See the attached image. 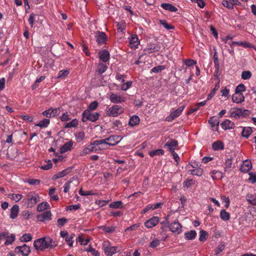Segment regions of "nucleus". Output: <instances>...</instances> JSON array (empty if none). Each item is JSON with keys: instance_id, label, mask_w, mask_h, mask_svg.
<instances>
[{"instance_id": "nucleus-1", "label": "nucleus", "mask_w": 256, "mask_h": 256, "mask_svg": "<svg viewBox=\"0 0 256 256\" xmlns=\"http://www.w3.org/2000/svg\"><path fill=\"white\" fill-rule=\"evenodd\" d=\"M34 246L36 250L44 251L48 248H54L57 244L50 237H44L34 241Z\"/></svg>"}, {"instance_id": "nucleus-2", "label": "nucleus", "mask_w": 256, "mask_h": 256, "mask_svg": "<svg viewBox=\"0 0 256 256\" xmlns=\"http://www.w3.org/2000/svg\"><path fill=\"white\" fill-rule=\"evenodd\" d=\"M124 109L120 106L114 105L108 108L106 114L109 116L115 117L122 114Z\"/></svg>"}, {"instance_id": "nucleus-3", "label": "nucleus", "mask_w": 256, "mask_h": 256, "mask_svg": "<svg viewBox=\"0 0 256 256\" xmlns=\"http://www.w3.org/2000/svg\"><path fill=\"white\" fill-rule=\"evenodd\" d=\"M34 192H29L27 200V206L28 208H32L33 207L39 200L40 196L38 194H35L34 195Z\"/></svg>"}, {"instance_id": "nucleus-4", "label": "nucleus", "mask_w": 256, "mask_h": 256, "mask_svg": "<svg viewBox=\"0 0 256 256\" xmlns=\"http://www.w3.org/2000/svg\"><path fill=\"white\" fill-rule=\"evenodd\" d=\"M96 42L99 44H106L108 41V36L105 32L100 31H96L94 32Z\"/></svg>"}, {"instance_id": "nucleus-5", "label": "nucleus", "mask_w": 256, "mask_h": 256, "mask_svg": "<svg viewBox=\"0 0 256 256\" xmlns=\"http://www.w3.org/2000/svg\"><path fill=\"white\" fill-rule=\"evenodd\" d=\"M15 252L20 253L23 256H28L30 252V247L24 244L22 246H18L15 248Z\"/></svg>"}, {"instance_id": "nucleus-6", "label": "nucleus", "mask_w": 256, "mask_h": 256, "mask_svg": "<svg viewBox=\"0 0 256 256\" xmlns=\"http://www.w3.org/2000/svg\"><path fill=\"white\" fill-rule=\"evenodd\" d=\"M182 226L180 222L174 221L170 224L168 228L172 232L179 234L182 232Z\"/></svg>"}, {"instance_id": "nucleus-7", "label": "nucleus", "mask_w": 256, "mask_h": 256, "mask_svg": "<svg viewBox=\"0 0 256 256\" xmlns=\"http://www.w3.org/2000/svg\"><path fill=\"white\" fill-rule=\"evenodd\" d=\"M164 146L168 148L170 152H174L178 148V142L175 139L171 138L165 144Z\"/></svg>"}, {"instance_id": "nucleus-8", "label": "nucleus", "mask_w": 256, "mask_h": 256, "mask_svg": "<svg viewBox=\"0 0 256 256\" xmlns=\"http://www.w3.org/2000/svg\"><path fill=\"white\" fill-rule=\"evenodd\" d=\"M184 108V106H182L179 107L175 111H174L172 112H171L170 115L166 118V120L168 122H171L174 119L178 117L181 114Z\"/></svg>"}, {"instance_id": "nucleus-9", "label": "nucleus", "mask_w": 256, "mask_h": 256, "mask_svg": "<svg viewBox=\"0 0 256 256\" xmlns=\"http://www.w3.org/2000/svg\"><path fill=\"white\" fill-rule=\"evenodd\" d=\"M102 140H105L104 144H108L110 146H115L120 140V136H118L114 135L110 136L108 138L103 139Z\"/></svg>"}, {"instance_id": "nucleus-10", "label": "nucleus", "mask_w": 256, "mask_h": 256, "mask_svg": "<svg viewBox=\"0 0 256 256\" xmlns=\"http://www.w3.org/2000/svg\"><path fill=\"white\" fill-rule=\"evenodd\" d=\"M52 219V214L50 211L47 210L42 214L37 216V220L38 221L45 222L47 220H50Z\"/></svg>"}, {"instance_id": "nucleus-11", "label": "nucleus", "mask_w": 256, "mask_h": 256, "mask_svg": "<svg viewBox=\"0 0 256 256\" xmlns=\"http://www.w3.org/2000/svg\"><path fill=\"white\" fill-rule=\"evenodd\" d=\"M110 100L111 102L115 104L121 103L124 102L126 100L120 95H118L115 94H112L110 96Z\"/></svg>"}, {"instance_id": "nucleus-12", "label": "nucleus", "mask_w": 256, "mask_h": 256, "mask_svg": "<svg viewBox=\"0 0 256 256\" xmlns=\"http://www.w3.org/2000/svg\"><path fill=\"white\" fill-rule=\"evenodd\" d=\"M159 220V218L157 216H154L144 222V226L148 228H152L156 226Z\"/></svg>"}, {"instance_id": "nucleus-13", "label": "nucleus", "mask_w": 256, "mask_h": 256, "mask_svg": "<svg viewBox=\"0 0 256 256\" xmlns=\"http://www.w3.org/2000/svg\"><path fill=\"white\" fill-rule=\"evenodd\" d=\"M98 56L100 59L101 61L104 62H106L108 60L110 57V54L108 50H103L98 52Z\"/></svg>"}, {"instance_id": "nucleus-14", "label": "nucleus", "mask_w": 256, "mask_h": 256, "mask_svg": "<svg viewBox=\"0 0 256 256\" xmlns=\"http://www.w3.org/2000/svg\"><path fill=\"white\" fill-rule=\"evenodd\" d=\"M208 122L210 124L212 128H214L216 127V129H213V130L217 132L218 131L220 124V120L218 118H216L214 116H212L208 120Z\"/></svg>"}, {"instance_id": "nucleus-15", "label": "nucleus", "mask_w": 256, "mask_h": 256, "mask_svg": "<svg viewBox=\"0 0 256 256\" xmlns=\"http://www.w3.org/2000/svg\"><path fill=\"white\" fill-rule=\"evenodd\" d=\"M72 169V168L70 167V168H68L64 170H62V172H58V173H57L55 175H54L53 176V177L52 178V180H55L58 178H62V177L66 176V175H67L68 174H69L70 172Z\"/></svg>"}, {"instance_id": "nucleus-16", "label": "nucleus", "mask_w": 256, "mask_h": 256, "mask_svg": "<svg viewBox=\"0 0 256 256\" xmlns=\"http://www.w3.org/2000/svg\"><path fill=\"white\" fill-rule=\"evenodd\" d=\"M252 168V165L250 160H246L243 162L241 166L240 170L244 172H247Z\"/></svg>"}, {"instance_id": "nucleus-17", "label": "nucleus", "mask_w": 256, "mask_h": 256, "mask_svg": "<svg viewBox=\"0 0 256 256\" xmlns=\"http://www.w3.org/2000/svg\"><path fill=\"white\" fill-rule=\"evenodd\" d=\"M221 126L224 130H230L234 128L235 126L234 122H231L229 120H226L221 124Z\"/></svg>"}, {"instance_id": "nucleus-18", "label": "nucleus", "mask_w": 256, "mask_h": 256, "mask_svg": "<svg viewBox=\"0 0 256 256\" xmlns=\"http://www.w3.org/2000/svg\"><path fill=\"white\" fill-rule=\"evenodd\" d=\"M232 100L235 103H240L244 100V96L242 93H235L232 96Z\"/></svg>"}, {"instance_id": "nucleus-19", "label": "nucleus", "mask_w": 256, "mask_h": 256, "mask_svg": "<svg viewBox=\"0 0 256 256\" xmlns=\"http://www.w3.org/2000/svg\"><path fill=\"white\" fill-rule=\"evenodd\" d=\"M73 145L72 141L70 140L64 144L60 148V153L64 154L68 150H70Z\"/></svg>"}, {"instance_id": "nucleus-20", "label": "nucleus", "mask_w": 256, "mask_h": 256, "mask_svg": "<svg viewBox=\"0 0 256 256\" xmlns=\"http://www.w3.org/2000/svg\"><path fill=\"white\" fill-rule=\"evenodd\" d=\"M140 122V119L138 116L134 115L132 116L128 122V124L132 127H134L139 124Z\"/></svg>"}, {"instance_id": "nucleus-21", "label": "nucleus", "mask_w": 256, "mask_h": 256, "mask_svg": "<svg viewBox=\"0 0 256 256\" xmlns=\"http://www.w3.org/2000/svg\"><path fill=\"white\" fill-rule=\"evenodd\" d=\"M138 37L136 34H132L130 38V44L131 45L132 48H136L139 44Z\"/></svg>"}, {"instance_id": "nucleus-22", "label": "nucleus", "mask_w": 256, "mask_h": 256, "mask_svg": "<svg viewBox=\"0 0 256 256\" xmlns=\"http://www.w3.org/2000/svg\"><path fill=\"white\" fill-rule=\"evenodd\" d=\"M19 206L17 204L14 205L10 210V218L12 219L16 218L19 212Z\"/></svg>"}, {"instance_id": "nucleus-23", "label": "nucleus", "mask_w": 256, "mask_h": 256, "mask_svg": "<svg viewBox=\"0 0 256 256\" xmlns=\"http://www.w3.org/2000/svg\"><path fill=\"white\" fill-rule=\"evenodd\" d=\"M212 148L214 150H222L224 149V145L222 141L217 140L212 144Z\"/></svg>"}, {"instance_id": "nucleus-24", "label": "nucleus", "mask_w": 256, "mask_h": 256, "mask_svg": "<svg viewBox=\"0 0 256 256\" xmlns=\"http://www.w3.org/2000/svg\"><path fill=\"white\" fill-rule=\"evenodd\" d=\"M161 6L164 10L172 12H176L178 10L176 7L168 3H162L161 4Z\"/></svg>"}, {"instance_id": "nucleus-25", "label": "nucleus", "mask_w": 256, "mask_h": 256, "mask_svg": "<svg viewBox=\"0 0 256 256\" xmlns=\"http://www.w3.org/2000/svg\"><path fill=\"white\" fill-rule=\"evenodd\" d=\"M160 46L158 44H154L152 45H151L150 47L146 48L144 50V52H146H146H148V54L152 53L154 52H158L160 50Z\"/></svg>"}, {"instance_id": "nucleus-26", "label": "nucleus", "mask_w": 256, "mask_h": 256, "mask_svg": "<svg viewBox=\"0 0 256 256\" xmlns=\"http://www.w3.org/2000/svg\"><path fill=\"white\" fill-rule=\"evenodd\" d=\"M117 247L116 246H107L104 248V253L107 256H112L116 252Z\"/></svg>"}, {"instance_id": "nucleus-27", "label": "nucleus", "mask_w": 256, "mask_h": 256, "mask_svg": "<svg viewBox=\"0 0 256 256\" xmlns=\"http://www.w3.org/2000/svg\"><path fill=\"white\" fill-rule=\"evenodd\" d=\"M88 114L89 120L92 122H94L97 120L100 116V114L98 112H92L89 110Z\"/></svg>"}, {"instance_id": "nucleus-28", "label": "nucleus", "mask_w": 256, "mask_h": 256, "mask_svg": "<svg viewBox=\"0 0 256 256\" xmlns=\"http://www.w3.org/2000/svg\"><path fill=\"white\" fill-rule=\"evenodd\" d=\"M252 132V130L250 127H244L242 129V136L248 138Z\"/></svg>"}, {"instance_id": "nucleus-29", "label": "nucleus", "mask_w": 256, "mask_h": 256, "mask_svg": "<svg viewBox=\"0 0 256 256\" xmlns=\"http://www.w3.org/2000/svg\"><path fill=\"white\" fill-rule=\"evenodd\" d=\"M185 238L186 240H192L195 238L196 236V232L194 230H190L184 234Z\"/></svg>"}, {"instance_id": "nucleus-30", "label": "nucleus", "mask_w": 256, "mask_h": 256, "mask_svg": "<svg viewBox=\"0 0 256 256\" xmlns=\"http://www.w3.org/2000/svg\"><path fill=\"white\" fill-rule=\"evenodd\" d=\"M110 208H124V206L122 201H116L110 204Z\"/></svg>"}, {"instance_id": "nucleus-31", "label": "nucleus", "mask_w": 256, "mask_h": 256, "mask_svg": "<svg viewBox=\"0 0 256 256\" xmlns=\"http://www.w3.org/2000/svg\"><path fill=\"white\" fill-rule=\"evenodd\" d=\"M50 122V120L48 118H44L40 120L38 124H35L36 126H39L41 128H46L48 126Z\"/></svg>"}, {"instance_id": "nucleus-32", "label": "nucleus", "mask_w": 256, "mask_h": 256, "mask_svg": "<svg viewBox=\"0 0 256 256\" xmlns=\"http://www.w3.org/2000/svg\"><path fill=\"white\" fill-rule=\"evenodd\" d=\"M246 199L250 204L256 205V194H248L246 196Z\"/></svg>"}, {"instance_id": "nucleus-33", "label": "nucleus", "mask_w": 256, "mask_h": 256, "mask_svg": "<svg viewBox=\"0 0 256 256\" xmlns=\"http://www.w3.org/2000/svg\"><path fill=\"white\" fill-rule=\"evenodd\" d=\"M48 208H50V206L47 202H41L37 206V210L40 212Z\"/></svg>"}, {"instance_id": "nucleus-34", "label": "nucleus", "mask_w": 256, "mask_h": 256, "mask_svg": "<svg viewBox=\"0 0 256 256\" xmlns=\"http://www.w3.org/2000/svg\"><path fill=\"white\" fill-rule=\"evenodd\" d=\"M220 218L224 220H228L230 218V214L225 210H222L220 212Z\"/></svg>"}, {"instance_id": "nucleus-35", "label": "nucleus", "mask_w": 256, "mask_h": 256, "mask_svg": "<svg viewBox=\"0 0 256 256\" xmlns=\"http://www.w3.org/2000/svg\"><path fill=\"white\" fill-rule=\"evenodd\" d=\"M107 68L108 67L105 64L103 63H99L98 66V70L96 72H98L99 74H102L105 72Z\"/></svg>"}, {"instance_id": "nucleus-36", "label": "nucleus", "mask_w": 256, "mask_h": 256, "mask_svg": "<svg viewBox=\"0 0 256 256\" xmlns=\"http://www.w3.org/2000/svg\"><path fill=\"white\" fill-rule=\"evenodd\" d=\"M220 87V81H218L215 85L214 88L212 90L210 93L208 95L206 100H210L215 94L216 91Z\"/></svg>"}, {"instance_id": "nucleus-37", "label": "nucleus", "mask_w": 256, "mask_h": 256, "mask_svg": "<svg viewBox=\"0 0 256 256\" xmlns=\"http://www.w3.org/2000/svg\"><path fill=\"white\" fill-rule=\"evenodd\" d=\"M160 24L163 26L166 30H173L174 26L170 24H168L166 20H160Z\"/></svg>"}, {"instance_id": "nucleus-38", "label": "nucleus", "mask_w": 256, "mask_h": 256, "mask_svg": "<svg viewBox=\"0 0 256 256\" xmlns=\"http://www.w3.org/2000/svg\"><path fill=\"white\" fill-rule=\"evenodd\" d=\"M78 124V120L76 118L72 120L71 122H68L64 126L65 128H72L76 127Z\"/></svg>"}, {"instance_id": "nucleus-39", "label": "nucleus", "mask_w": 256, "mask_h": 256, "mask_svg": "<svg viewBox=\"0 0 256 256\" xmlns=\"http://www.w3.org/2000/svg\"><path fill=\"white\" fill-rule=\"evenodd\" d=\"M208 233L204 230H201L200 231V236L199 240L200 242H204L208 238Z\"/></svg>"}, {"instance_id": "nucleus-40", "label": "nucleus", "mask_w": 256, "mask_h": 256, "mask_svg": "<svg viewBox=\"0 0 256 256\" xmlns=\"http://www.w3.org/2000/svg\"><path fill=\"white\" fill-rule=\"evenodd\" d=\"M190 173L192 175H196L197 176H200L202 174L204 170L200 168H196V170H190Z\"/></svg>"}, {"instance_id": "nucleus-41", "label": "nucleus", "mask_w": 256, "mask_h": 256, "mask_svg": "<svg viewBox=\"0 0 256 256\" xmlns=\"http://www.w3.org/2000/svg\"><path fill=\"white\" fill-rule=\"evenodd\" d=\"M164 153V150L162 149H158L152 150L150 152L149 154L150 156L153 157L156 155H162Z\"/></svg>"}, {"instance_id": "nucleus-42", "label": "nucleus", "mask_w": 256, "mask_h": 256, "mask_svg": "<svg viewBox=\"0 0 256 256\" xmlns=\"http://www.w3.org/2000/svg\"><path fill=\"white\" fill-rule=\"evenodd\" d=\"M214 66L216 69V70L218 72L220 69V64L217 55V52L216 51L214 52Z\"/></svg>"}, {"instance_id": "nucleus-43", "label": "nucleus", "mask_w": 256, "mask_h": 256, "mask_svg": "<svg viewBox=\"0 0 256 256\" xmlns=\"http://www.w3.org/2000/svg\"><path fill=\"white\" fill-rule=\"evenodd\" d=\"M32 236L30 234H25L20 238V240L22 242H28L32 240Z\"/></svg>"}, {"instance_id": "nucleus-44", "label": "nucleus", "mask_w": 256, "mask_h": 256, "mask_svg": "<svg viewBox=\"0 0 256 256\" xmlns=\"http://www.w3.org/2000/svg\"><path fill=\"white\" fill-rule=\"evenodd\" d=\"M231 46H233L234 44H236L238 45H242L244 48H251L252 44L248 42H232L231 44H228Z\"/></svg>"}, {"instance_id": "nucleus-45", "label": "nucleus", "mask_w": 256, "mask_h": 256, "mask_svg": "<svg viewBox=\"0 0 256 256\" xmlns=\"http://www.w3.org/2000/svg\"><path fill=\"white\" fill-rule=\"evenodd\" d=\"M68 222V219L65 218H58L57 220L58 226L59 228H62Z\"/></svg>"}, {"instance_id": "nucleus-46", "label": "nucleus", "mask_w": 256, "mask_h": 256, "mask_svg": "<svg viewBox=\"0 0 256 256\" xmlns=\"http://www.w3.org/2000/svg\"><path fill=\"white\" fill-rule=\"evenodd\" d=\"M116 26L118 32H122L126 29V24L125 22H118Z\"/></svg>"}, {"instance_id": "nucleus-47", "label": "nucleus", "mask_w": 256, "mask_h": 256, "mask_svg": "<svg viewBox=\"0 0 256 256\" xmlns=\"http://www.w3.org/2000/svg\"><path fill=\"white\" fill-rule=\"evenodd\" d=\"M246 90V86L242 84H238L235 89V92L236 93H242V92Z\"/></svg>"}, {"instance_id": "nucleus-48", "label": "nucleus", "mask_w": 256, "mask_h": 256, "mask_svg": "<svg viewBox=\"0 0 256 256\" xmlns=\"http://www.w3.org/2000/svg\"><path fill=\"white\" fill-rule=\"evenodd\" d=\"M6 240L4 242V244L6 245H9V244H11L15 240V236L14 234H12L10 236V237H9V236H8V238H6Z\"/></svg>"}, {"instance_id": "nucleus-49", "label": "nucleus", "mask_w": 256, "mask_h": 256, "mask_svg": "<svg viewBox=\"0 0 256 256\" xmlns=\"http://www.w3.org/2000/svg\"><path fill=\"white\" fill-rule=\"evenodd\" d=\"M9 196L11 199L16 200V202H18L22 198V195L20 194H9Z\"/></svg>"}, {"instance_id": "nucleus-50", "label": "nucleus", "mask_w": 256, "mask_h": 256, "mask_svg": "<svg viewBox=\"0 0 256 256\" xmlns=\"http://www.w3.org/2000/svg\"><path fill=\"white\" fill-rule=\"evenodd\" d=\"M222 4L224 6L226 7L228 9H232L234 8V4H232V2L224 0L222 2Z\"/></svg>"}, {"instance_id": "nucleus-51", "label": "nucleus", "mask_w": 256, "mask_h": 256, "mask_svg": "<svg viewBox=\"0 0 256 256\" xmlns=\"http://www.w3.org/2000/svg\"><path fill=\"white\" fill-rule=\"evenodd\" d=\"M252 76V73L248 71H244L242 74V78L244 80H248Z\"/></svg>"}, {"instance_id": "nucleus-52", "label": "nucleus", "mask_w": 256, "mask_h": 256, "mask_svg": "<svg viewBox=\"0 0 256 256\" xmlns=\"http://www.w3.org/2000/svg\"><path fill=\"white\" fill-rule=\"evenodd\" d=\"M224 248V244L222 243L220 244L216 250H215V254L216 256H218L220 252H222Z\"/></svg>"}, {"instance_id": "nucleus-53", "label": "nucleus", "mask_w": 256, "mask_h": 256, "mask_svg": "<svg viewBox=\"0 0 256 256\" xmlns=\"http://www.w3.org/2000/svg\"><path fill=\"white\" fill-rule=\"evenodd\" d=\"M86 251L90 252L94 256H100L99 252L90 246L89 248L86 250Z\"/></svg>"}, {"instance_id": "nucleus-54", "label": "nucleus", "mask_w": 256, "mask_h": 256, "mask_svg": "<svg viewBox=\"0 0 256 256\" xmlns=\"http://www.w3.org/2000/svg\"><path fill=\"white\" fill-rule=\"evenodd\" d=\"M165 68V66H158L153 68L152 71L154 73H158L160 72L162 70Z\"/></svg>"}, {"instance_id": "nucleus-55", "label": "nucleus", "mask_w": 256, "mask_h": 256, "mask_svg": "<svg viewBox=\"0 0 256 256\" xmlns=\"http://www.w3.org/2000/svg\"><path fill=\"white\" fill-rule=\"evenodd\" d=\"M52 164L51 160H48V164H47L44 165V166H42L40 167V168L42 170H50V168H52Z\"/></svg>"}, {"instance_id": "nucleus-56", "label": "nucleus", "mask_w": 256, "mask_h": 256, "mask_svg": "<svg viewBox=\"0 0 256 256\" xmlns=\"http://www.w3.org/2000/svg\"><path fill=\"white\" fill-rule=\"evenodd\" d=\"M101 228L104 231L106 232L110 233L113 232L114 230V227L113 226H102L101 227Z\"/></svg>"}, {"instance_id": "nucleus-57", "label": "nucleus", "mask_w": 256, "mask_h": 256, "mask_svg": "<svg viewBox=\"0 0 256 256\" xmlns=\"http://www.w3.org/2000/svg\"><path fill=\"white\" fill-rule=\"evenodd\" d=\"M80 208V204H76V205H70L66 206V210H76Z\"/></svg>"}, {"instance_id": "nucleus-58", "label": "nucleus", "mask_w": 256, "mask_h": 256, "mask_svg": "<svg viewBox=\"0 0 256 256\" xmlns=\"http://www.w3.org/2000/svg\"><path fill=\"white\" fill-rule=\"evenodd\" d=\"M76 242H80L81 244L82 245H86L88 244V243L89 242V240L87 239V240H84L82 238V236H79L77 240H76Z\"/></svg>"}, {"instance_id": "nucleus-59", "label": "nucleus", "mask_w": 256, "mask_h": 256, "mask_svg": "<svg viewBox=\"0 0 256 256\" xmlns=\"http://www.w3.org/2000/svg\"><path fill=\"white\" fill-rule=\"evenodd\" d=\"M132 84V82L128 81L122 84L121 88L122 90H126L131 86Z\"/></svg>"}, {"instance_id": "nucleus-60", "label": "nucleus", "mask_w": 256, "mask_h": 256, "mask_svg": "<svg viewBox=\"0 0 256 256\" xmlns=\"http://www.w3.org/2000/svg\"><path fill=\"white\" fill-rule=\"evenodd\" d=\"M79 194L83 196H88L93 195L94 194L91 190L83 191L82 189L79 190Z\"/></svg>"}, {"instance_id": "nucleus-61", "label": "nucleus", "mask_w": 256, "mask_h": 256, "mask_svg": "<svg viewBox=\"0 0 256 256\" xmlns=\"http://www.w3.org/2000/svg\"><path fill=\"white\" fill-rule=\"evenodd\" d=\"M98 106V102L96 101H94L90 104L88 106V109L90 110H96Z\"/></svg>"}, {"instance_id": "nucleus-62", "label": "nucleus", "mask_w": 256, "mask_h": 256, "mask_svg": "<svg viewBox=\"0 0 256 256\" xmlns=\"http://www.w3.org/2000/svg\"><path fill=\"white\" fill-rule=\"evenodd\" d=\"M88 110H85L82 113V121L83 122H86L87 120H89V116L88 114Z\"/></svg>"}, {"instance_id": "nucleus-63", "label": "nucleus", "mask_w": 256, "mask_h": 256, "mask_svg": "<svg viewBox=\"0 0 256 256\" xmlns=\"http://www.w3.org/2000/svg\"><path fill=\"white\" fill-rule=\"evenodd\" d=\"M74 234H72L70 236H67L66 238V241L70 247H72L73 246L72 238H74Z\"/></svg>"}, {"instance_id": "nucleus-64", "label": "nucleus", "mask_w": 256, "mask_h": 256, "mask_svg": "<svg viewBox=\"0 0 256 256\" xmlns=\"http://www.w3.org/2000/svg\"><path fill=\"white\" fill-rule=\"evenodd\" d=\"M70 116L68 114V112H64L60 117V119L62 122L67 121L70 119Z\"/></svg>"}]
</instances>
